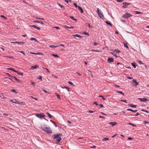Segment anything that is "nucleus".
<instances>
[{
  "instance_id": "obj_1",
  "label": "nucleus",
  "mask_w": 149,
  "mask_h": 149,
  "mask_svg": "<svg viewBox=\"0 0 149 149\" xmlns=\"http://www.w3.org/2000/svg\"><path fill=\"white\" fill-rule=\"evenodd\" d=\"M97 14L100 18L102 19H104V15L100 10L98 8H97Z\"/></svg>"
},
{
  "instance_id": "obj_2",
  "label": "nucleus",
  "mask_w": 149,
  "mask_h": 149,
  "mask_svg": "<svg viewBox=\"0 0 149 149\" xmlns=\"http://www.w3.org/2000/svg\"><path fill=\"white\" fill-rule=\"evenodd\" d=\"M43 130L47 134H50L52 133L51 128L50 127H44L43 128Z\"/></svg>"
},
{
  "instance_id": "obj_3",
  "label": "nucleus",
  "mask_w": 149,
  "mask_h": 149,
  "mask_svg": "<svg viewBox=\"0 0 149 149\" xmlns=\"http://www.w3.org/2000/svg\"><path fill=\"white\" fill-rule=\"evenodd\" d=\"M54 139H56L58 142H60L62 139L59 135H54Z\"/></svg>"
},
{
  "instance_id": "obj_4",
  "label": "nucleus",
  "mask_w": 149,
  "mask_h": 149,
  "mask_svg": "<svg viewBox=\"0 0 149 149\" xmlns=\"http://www.w3.org/2000/svg\"><path fill=\"white\" fill-rule=\"evenodd\" d=\"M132 16V15L127 13H126L123 15L122 17L127 19Z\"/></svg>"
},
{
  "instance_id": "obj_5",
  "label": "nucleus",
  "mask_w": 149,
  "mask_h": 149,
  "mask_svg": "<svg viewBox=\"0 0 149 149\" xmlns=\"http://www.w3.org/2000/svg\"><path fill=\"white\" fill-rule=\"evenodd\" d=\"M36 116L39 118H44L45 117V115L42 113L36 114Z\"/></svg>"
},
{
  "instance_id": "obj_6",
  "label": "nucleus",
  "mask_w": 149,
  "mask_h": 149,
  "mask_svg": "<svg viewBox=\"0 0 149 149\" xmlns=\"http://www.w3.org/2000/svg\"><path fill=\"white\" fill-rule=\"evenodd\" d=\"M123 5L122 6V7L123 8H127V6L131 4V3H129L124 2L123 3Z\"/></svg>"
},
{
  "instance_id": "obj_7",
  "label": "nucleus",
  "mask_w": 149,
  "mask_h": 149,
  "mask_svg": "<svg viewBox=\"0 0 149 149\" xmlns=\"http://www.w3.org/2000/svg\"><path fill=\"white\" fill-rule=\"evenodd\" d=\"M7 74L8 75V76L11 77V78H14V79L16 81H19V80L17 79L16 77L11 76L8 73H7Z\"/></svg>"
},
{
  "instance_id": "obj_8",
  "label": "nucleus",
  "mask_w": 149,
  "mask_h": 149,
  "mask_svg": "<svg viewBox=\"0 0 149 149\" xmlns=\"http://www.w3.org/2000/svg\"><path fill=\"white\" fill-rule=\"evenodd\" d=\"M120 52V51L118 50H117L116 49H115L113 52V54L112 53H111V54H113L114 56H116V54L118 53L119 52Z\"/></svg>"
},
{
  "instance_id": "obj_9",
  "label": "nucleus",
  "mask_w": 149,
  "mask_h": 149,
  "mask_svg": "<svg viewBox=\"0 0 149 149\" xmlns=\"http://www.w3.org/2000/svg\"><path fill=\"white\" fill-rule=\"evenodd\" d=\"M138 99L141 102H146L148 101V100L146 98H138Z\"/></svg>"
},
{
  "instance_id": "obj_10",
  "label": "nucleus",
  "mask_w": 149,
  "mask_h": 149,
  "mask_svg": "<svg viewBox=\"0 0 149 149\" xmlns=\"http://www.w3.org/2000/svg\"><path fill=\"white\" fill-rule=\"evenodd\" d=\"M107 61L109 63L112 62L113 61V59L112 58H109L108 59Z\"/></svg>"
},
{
  "instance_id": "obj_11",
  "label": "nucleus",
  "mask_w": 149,
  "mask_h": 149,
  "mask_svg": "<svg viewBox=\"0 0 149 149\" xmlns=\"http://www.w3.org/2000/svg\"><path fill=\"white\" fill-rule=\"evenodd\" d=\"M30 53L31 54H34V55H43V54H42V53H40V52H37L36 53H33L32 52H30Z\"/></svg>"
},
{
  "instance_id": "obj_12",
  "label": "nucleus",
  "mask_w": 149,
  "mask_h": 149,
  "mask_svg": "<svg viewBox=\"0 0 149 149\" xmlns=\"http://www.w3.org/2000/svg\"><path fill=\"white\" fill-rule=\"evenodd\" d=\"M109 124L111 125L112 126H114L116 125L117 123L116 122H110L109 123Z\"/></svg>"
},
{
  "instance_id": "obj_13",
  "label": "nucleus",
  "mask_w": 149,
  "mask_h": 149,
  "mask_svg": "<svg viewBox=\"0 0 149 149\" xmlns=\"http://www.w3.org/2000/svg\"><path fill=\"white\" fill-rule=\"evenodd\" d=\"M37 68H38V66L37 65H36L34 66H31L30 69L31 70H34L36 69Z\"/></svg>"
},
{
  "instance_id": "obj_14",
  "label": "nucleus",
  "mask_w": 149,
  "mask_h": 149,
  "mask_svg": "<svg viewBox=\"0 0 149 149\" xmlns=\"http://www.w3.org/2000/svg\"><path fill=\"white\" fill-rule=\"evenodd\" d=\"M31 26L33 27L34 28L37 29L38 30H40V28L36 26L35 25H33Z\"/></svg>"
},
{
  "instance_id": "obj_15",
  "label": "nucleus",
  "mask_w": 149,
  "mask_h": 149,
  "mask_svg": "<svg viewBox=\"0 0 149 149\" xmlns=\"http://www.w3.org/2000/svg\"><path fill=\"white\" fill-rule=\"evenodd\" d=\"M72 36H74V37H78L80 38H82V37L80 35H79L78 34H75V35H72Z\"/></svg>"
},
{
  "instance_id": "obj_16",
  "label": "nucleus",
  "mask_w": 149,
  "mask_h": 149,
  "mask_svg": "<svg viewBox=\"0 0 149 149\" xmlns=\"http://www.w3.org/2000/svg\"><path fill=\"white\" fill-rule=\"evenodd\" d=\"M128 105L131 107H133V108H135L136 107V105H133L132 104H128Z\"/></svg>"
},
{
  "instance_id": "obj_17",
  "label": "nucleus",
  "mask_w": 149,
  "mask_h": 149,
  "mask_svg": "<svg viewBox=\"0 0 149 149\" xmlns=\"http://www.w3.org/2000/svg\"><path fill=\"white\" fill-rule=\"evenodd\" d=\"M69 17L74 21H75L76 22H77V19H75L74 18V17L73 16H69Z\"/></svg>"
},
{
  "instance_id": "obj_18",
  "label": "nucleus",
  "mask_w": 149,
  "mask_h": 149,
  "mask_svg": "<svg viewBox=\"0 0 149 149\" xmlns=\"http://www.w3.org/2000/svg\"><path fill=\"white\" fill-rule=\"evenodd\" d=\"M35 22H36V23H40V24H42V25H45L44 23L42 22H40V21H38L37 20V21H35Z\"/></svg>"
},
{
  "instance_id": "obj_19",
  "label": "nucleus",
  "mask_w": 149,
  "mask_h": 149,
  "mask_svg": "<svg viewBox=\"0 0 149 149\" xmlns=\"http://www.w3.org/2000/svg\"><path fill=\"white\" fill-rule=\"evenodd\" d=\"M78 8L79 10H80L81 13H83V10L82 8L81 7H80V6H78Z\"/></svg>"
},
{
  "instance_id": "obj_20",
  "label": "nucleus",
  "mask_w": 149,
  "mask_h": 149,
  "mask_svg": "<svg viewBox=\"0 0 149 149\" xmlns=\"http://www.w3.org/2000/svg\"><path fill=\"white\" fill-rule=\"evenodd\" d=\"M127 111H132L135 113L137 111V110H133L131 109H127Z\"/></svg>"
},
{
  "instance_id": "obj_21",
  "label": "nucleus",
  "mask_w": 149,
  "mask_h": 149,
  "mask_svg": "<svg viewBox=\"0 0 149 149\" xmlns=\"http://www.w3.org/2000/svg\"><path fill=\"white\" fill-rule=\"evenodd\" d=\"M30 40H34L36 42H38L37 40L34 38H30Z\"/></svg>"
},
{
  "instance_id": "obj_22",
  "label": "nucleus",
  "mask_w": 149,
  "mask_h": 149,
  "mask_svg": "<svg viewBox=\"0 0 149 149\" xmlns=\"http://www.w3.org/2000/svg\"><path fill=\"white\" fill-rule=\"evenodd\" d=\"M105 22L107 24L109 25L110 26H112V25L111 24V23H110V22H109V21H106Z\"/></svg>"
},
{
  "instance_id": "obj_23",
  "label": "nucleus",
  "mask_w": 149,
  "mask_h": 149,
  "mask_svg": "<svg viewBox=\"0 0 149 149\" xmlns=\"http://www.w3.org/2000/svg\"><path fill=\"white\" fill-rule=\"evenodd\" d=\"M131 64L134 68H136V63H131Z\"/></svg>"
},
{
  "instance_id": "obj_24",
  "label": "nucleus",
  "mask_w": 149,
  "mask_h": 149,
  "mask_svg": "<svg viewBox=\"0 0 149 149\" xmlns=\"http://www.w3.org/2000/svg\"><path fill=\"white\" fill-rule=\"evenodd\" d=\"M61 87L62 88H66L67 90L68 91H70V88H69L68 87H66V86H65L64 87Z\"/></svg>"
},
{
  "instance_id": "obj_25",
  "label": "nucleus",
  "mask_w": 149,
  "mask_h": 149,
  "mask_svg": "<svg viewBox=\"0 0 149 149\" xmlns=\"http://www.w3.org/2000/svg\"><path fill=\"white\" fill-rule=\"evenodd\" d=\"M68 83L72 86H74V84L71 81H68Z\"/></svg>"
},
{
  "instance_id": "obj_26",
  "label": "nucleus",
  "mask_w": 149,
  "mask_h": 149,
  "mask_svg": "<svg viewBox=\"0 0 149 149\" xmlns=\"http://www.w3.org/2000/svg\"><path fill=\"white\" fill-rule=\"evenodd\" d=\"M11 91L13 92V93H14L16 94L17 93V92L16 91V90H15V89H11L10 90V91Z\"/></svg>"
},
{
  "instance_id": "obj_27",
  "label": "nucleus",
  "mask_w": 149,
  "mask_h": 149,
  "mask_svg": "<svg viewBox=\"0 0 149 149\" xmlns=\"http://www.w3.org/2000/svg\"><path fill=\"white\" fill-rule=\"evenodd\" d=\"M58 6H60L61 8L63 9H65L63 5L59 3Z\"/></svg>"
},
{
  "instance_id": "obj_28",
  "label": "nucleus",
  "mask_w": 149,
  "mask_h": 149,
  "mask_svg": "<svg viewBox=\"0 0 149 149\" xmlns=\"http://www.w3.org/2000/svg\"><path fill=\"white\" fill-rule=\"evenodd\" d=\"M47 115L50 118H52V116L49 113H47Z\"/></svg>"
},
{
  "instance_id": "obj_29",
  "label": "nucleus",
  "mask_w": 149,
  "mask_h": 149,
  "mask_svg": "<svg viewBox=\"0 0 149 149\" xmlns=\"http://www.w3.org/2000/svg\"><path fill=\"white\" fill-rule=\"evenodd\" d=\"M133 82H134V83L136 84V86L138 84V83L137 82V81L134 79L132 81Z\"/></svg>"
},
{
  "instance_id": "obj_30",
  "label": "nucleus",
  "mask_w": 149,
  "mask_h": 149,
  "mask_svg": "<svg viewBox=\"0 0 149 149\" xmlns=\"http://www.w3.org/2000/svg\"><path fill=\"white\" fill-rule=\"evenodd\" d=\"M55 94H56V95L57 96V98L61 100V97H60V95L57 94L56 93H55Z\"/></svg>"
},
{
  "instance_id": "obj_31",
  "label": "nucleus",
  "mask_w": 149,
  "mask_h": 149,
  "mask_svg": "<svg viewBox=\"0 0 149 149\" xmlns=\"http://www.w3.org/2000/svg\"><path fill=\"white\" fill-rule=\"evenodd\" d=\"M86 26H88L89 28H92V26H91L89 24V23H86Z\"/></svg>"
},
{
  "instance_id": "obj_32",
  "label": "nucleus",
  "mask_w": 149,
  "mask_h": 149,
  "mask_svg": "<svg viewBox=\"0 0 149 149\" xmlns=\"http://www.w3.org/2000/svg\"><path fill=\"white\" fill-rule=\"evenodd\" d=\"M13 103H15V104H17L19 103V102L16 100H14Z\"/></svg>"
},
{
  "instance_id": "obj_33",
  "label": "nucleus",
  "mask_w": 149,
  "mask_h": 149,
  "mask_svg": "<svg viewBox=\"0 0 149 149\" xmlns=\"http://www.w3.org/2000/svg\"><path fill=\"white\" fill-rule=\"evenodd\" d=\"M83 34L85 35H87L88 36L89 35V33H88L86 32H84L83 33Z\"/></svg>"
},
{
  "instance_id": "obj_34",
  "label": "nucleus",
  "mask_w": 149,
  "mask_h": 149,
  "mask_svg": "<svg viewBox=\"0 0 149 149\" xmlns=\"http://www.w3.org/2000/svg\"><path fill=\"white\" fill-rule=\"evenodd\" d=\"M17 73L19 75H21L22 76L23 75V73L19 72H17Z\"/></svg>"
},
{
  "instance_id": "obj_35",
  "label": "nucleus",
  "mask_w": 149,
  "mask_h": 149,
  "mask_svg": "<svg viewBox=\"0 0 149 149\" xmlns=\"http://www.w3.org/2000/svg\"><path fill=\"white\" fill-rule=\"evenodd\" d=\"M117 92L118 93H120L121 94L123 95V96L124 95V94L123 93L122 91H118V92Z\"/></svg>"
},
{
  "instance_id": "obj_36",
  "label": "nucleus",
  "mask_w": 149,
  "mask_h": 149,
  "mask_svg": "<svg viewBox=\"0 0 149 149\" xmlns=\"http://www.w3.org/2000/svg\"><path fill=\"white\" fill-rule=\"evenodd\" d=\"M109 139L108 138H104L102 139V140L103 141H106L107 140H108Z\"/></svg>"
},
{
  "instance_id": "obj_37",
  "label": "nucleus",
  "mask_w": 149,
  "mask_h": 149,
  "mask_svg": "<svg viewBox=\"0 0 149 149\" xmlns=\"http://www.w3.org/2000/svg\"><path fill=\"white\" fill-rule=\"evenodd\" d=\"M1 17H2V18H4V19H7V18H6V17H5V16H4V15H1Z\"/></svg>"
},
{
  "instance_id": "obj_38",
  "label": "nucleus",
  "mask_w": 149,
  "mask_h": 149,
  "mask_svg": "<svg viewBox=\"0 0 149 149\" xmlns=\"http://www.w3.org/2000/svg\"><path fill=\"white\" fill-rule=\"evenodd\" d=\"M137 61L138 62V63L140 64H143V63H142V62L141 61Z\"/></svg>"
},
{
  "instance_id": "obj_39",
  "label": "nucleus",
  "mask_w": 149,
  "mask_h": 149,
  "mask_svg": "<svg viewBox=\"0 0 149 149\" xmlns=\"http://www.w3.org/2000/svg\"><path fill=\"white\" fill-rule=\"evenodd\" d=\"M136 14H141L142 13L140 12H139L138 11H135Z\"/></svg>"
},
{
  "instance_id": "obj_40",
  "label": "nucleus",
  "mask_w": 149,
  "mask_h": 149,
  "mask_svg": "<svg viewBox=\"0 0 149 149\" xmlns=\"http://www.w3.org/2000/svg\"><path fill=\"white\" fill-rule=\"evenodd\" d=\"M93 104H95V105H98V104L97 103V102H93Z\"/></svg>"
},
{
  "instance_id": "obj_41",
  "label": "nucleus",
  "mask_w": 149,
  "mask_h": 149,
  "mask_svg": "<svg viewBox=\"0 0 149 149\" xmlns=\"http://www.w3.org/2000/svg\"><path fill=\"white\" fill-rule=\"evenodd\" d=\"M132 139H133V138H132L130 137H128V138L127 139V140H132Z\"/></svg>"
},
{
  "instance_id": "obj_42",
  "label": "nucleus",
  "mask_w": 149,
  "mask_h": 149,
  "mask_svg": "<svg viewBox=\"0 0 149 149\" xmlns=\"http://www.w3.org/2000/svg\"><path fill=\"white\" fill-rule=\"evenodd\" d=\"M19 104V105H23L24 104V103H23V102H19V103H18Z\"/></svg>"
},
{
  "instance_id": "obj_43",
  "label": "nucleus",
  "mask_w": 149,
  "mask_h": 149,
  "mask_svg": "<svg viewBox=\"0 0 149 149\" xmlns=\"http://www.w3.org/2000/svg\"><path fill=\"white\" fill-rule=\"evenodd\" d=\"M64 0L66 2L68 3L69 1L70 3L71 2V1L70 0Z\"/></svg>"
},
{
  "instance_id": "obj_44",
  "label": "nucleus",
  "mask_w": 149,
  "mask_h": 149,
  "mask_svg": "<svg viewBox=\"0 0 149 149\" xmlns=\"http://www.w3.org/2000/svg\"><path fill=\"white\" fill-rule=\"evenodd\" d=\"M8 78V79H9L11 81H12L13 82H14L13 81V80L12 79H14V78H8V77H7V78Z\"/></svg>"
},
{
  "instance_id": "obj_45",
  "label": "nucleus",
  "mask_w": 149,
  "mask_h": 149,
  "mask_svg": "<svg viewBox=\"0 0 149 149\" xmlns=\"http://www.w3.org/2000/svg\"><path fill=\"white\" fill-rule=\"evenodd\" d=\"M73 5H74L76 7H77L78 8V7L79 6H77V4L75 3H73Z\"/></svg>"
},
{
  "instance_id": "obj_46",
  "label": "nucleus",
  "mask_w": 149,
  "mask_h": 149,
  "mask_svg": "<svg viewBox=\"0 0 149 149\" xmlns=\"http://www.w3.org/2000/svg\"><path fill=\"white\" fill-rule=\"evenodd\" d=\"M121 101H122V102H124L126 103H127V102L126 101V100H121Z\"/></svg>"
},
{
  "instance_id": "obj_47",
  "label": "nucleus",
  "mask_w": 149,
  "mask_h": 149,
  "mask_svg": "<svg viewBox=\"0 0 149 149\" xmlns=\"http://www.w3.org/2000/svg\"><path fill=\"white\" fill-rule=\"evenodd\" d=\"M94 45H95V46H96V45H98V44L97 42H94Z\"/></svg>"
},
{
  "instance_id": "obj_48",
  "label": "nucleus",
  "mask_w": 149,
  "mask_h": 149,
  "mask_svg": "<svg viewBox=\"0 0 149 149\" xmlns=\"http://www.w3.org/2000/svg\"><path fill=\"white\" fill-rule=\"evenodd\" d=\"M124 46L127 48H128V46L126 44L124 43Z\"/></svg>"
},
{
  "instance_id": "obj_49",
  "label": "nucleus",
  "mask_w": 149,
  "mask_h": 149,
  "mask_svg": "<svg viewBox=\"0 0 149 149\" xmlns=\"http://www.w3.org/2000/svg\"><path fill=\"white\" fill-rule=\"evenodd\" d=\"M123 0H116V1L117 2H123Z\"/></svg>"
},
{
  "instance_id": "obj_50",
  "label": "nucleus",
  "mask_w": 149,
  "mask_h": 149,
  "mask_svg": "<svg viewBox=\"0 0 149 149\" xmlns=\"http://www.w3.org/2000/svg\"><path fill=\"white\" fill-rule=\"evenodd\" d=\"M12 43H17L18 44H20V42H12Z\"/></svg>"
},
{
  "instance_id": "obj_51",
  "label": "nucleus",
  "mask_w": 149,
  "mask_h": 149,
  "mask_svg": "<svg viewBox=\"0 0 149 149\" xmlns=\"http://www.w3.org/2000/svg\"><path fill=\"white\" fill-rule=\"evenodd\" d=\"M42 91H43L45 93H47V92L46 90H45L43 89V90H42Z\"/></svg>"
},
{
  "instance_id": "obj_52",
  "label": "nucleus",
  "mask_w": 149,
  "mask_h": 149,
  "mask_svg": "<svg viewBox=\"0 0 149 149\" xmlns=\"http://www.w3.org/2000/svg\"><path fill=\"white\" fill-rule=\"evenodd\" d=\"M127 78L128 79H132V78L131 77H127Z\"/></svg>"
},
{
  "instance_id": "obj_53",
  "label": "nucleus",
  "mask_w": 149,
  "mask_h": 149,
  "mask_svg": "<svg viewBox=\"0 0 149 149\" xmlns=\"http://www.w3.org/2000/svg\"><path fill=\"white\" fill-rule=\"evenodd\" d=\"M24 43H25L24 42H20V44H21L22 45H23V44H24Z\"/></svg>"
},
{
  "instance_id": "obj_54",
  "label": "nucleus",
  "mask_w": 149,
  "mask_h": 149,
  "mask_svg": "<svg viewBox=\"0 0 149 149\" xmlns=\"http://www.w3.org/2000/svg\"><path fill=\"white\" fill-rule=\"evenodd\" d=\"M54 28L56 29H60V28L58 27L55 26Z\"/></svg>"
},
{
  "instance_id": "obj_55",
  "label": "nucleus",
  "mask_w": 149,
  "mask_h": 149,
  "mask_svg": "<svg viewBox=\"0 0 149 149\" xmlns=\"http://www.w3.org/2000/svg\"><path fill=\"white\" fill-rule=\"evenodd\" d=\"M42 76H40L39 78L38 77V78L40 80H42Z\"/></svg>"
},
{
  "instance_id": "obj_56",
  "label": "nucleus",
  "mask_w": 149,
  "mask_h": 149,
  "mask_svg": "<svg viewBox=\"0 0 149 149\" xmlns=\"http://www.w3.org/2000/svg\"><path fill=\"white\" fill-rule=\"evenodd\" d=\"M18 52H20V53H22L24 55H25V54H24V53L22 51H18Z\"/></svg>"
},
{
  "instance_id": "obj_57",
  "label": "nucleus",
  "mask_w": 149,
  "mask_h": 149,
  "mask_svg": "<svg viewBox=\"0 0 149 149\" xmlns=\"http://www.w3.org/2000/svg\"><path fill=\"white\" fill-rule=\"evenodd\" d=\"M114 86L116 87H120V86H118L117 85H114Z\"/></svg>"
},
{
  "instance_id": "obj_58",
  "label": "nucleus",
  "mask_w": 149,
  "mask_h": 149,
  "mask_svg": "<svg viewBox=\"0 0 149 149\" xmlns=\"http://www.w3.org/2000/svg\"><path fill=\"white\" fill-rule=\"evenodd\" d=\"M144 123L145 124H146L147 123H148V122H147L146 121H144Z\"/></svg>"
},
{
  "instance_id": "obj_59",
  "label": "nucleus",
  "mask_w": 149,
  "mask_h": 149,
  "mask_svg": "<svg viewBox=\"0 0 149 149\" xmlns=\"http://www.w3.org/2000/svg\"><path fill=\"white\" fill-rule=\"evenodd\" d=\"M99 118H105V117H103V116H100L99 117Z\"/></svg>"
},
{
  "instance_id": "obj_60",
  "label": "nucleus",
  "mask_w": 149,
  "mask_h": 149,
  "mask_svg": "<svg viewBox=\"0 0 149 149\" xmlns=\"http://www.w3.org/2000/svg\"><path fill=\"white\" fill-rule=\"evenodd\" d=\"M132 125H132V126H133L134 127H136V125H134V124H131Z\"/></svg>"
},
{
  "instance_id": "obj_61",
  "label": "nucleus",
  "mask_w": 149,
  "mask_h": 149,
  "mask_svg": "<svg viewBox=\"0 0 149 149\" xmlns=\"http://www.w3.org/2000/svg\"><path fill=\"white\" fill-rule=\"evenodd\" d=\"M49 47H50L53 48H54V46H52V45H50V46H49Z\"/></svg>"
},
{
  "instance_id": "obj_62",
  "label": "nucleus",
  "mask_w": 149,
  "mask_h": 149,
  "mask_svg": "<svg viewBox=\"0 0 149 149\" xmlns=\"http://www.w3.org/2000/svg\"><path fill=\"white\" fill-rule=\"evenodd\" d=\"M139 115V113H137L135 114V116H137Z\"/></svg>"
},
{
  "instance_id": "obj_63",
  "label": "nucleus",
  "mask_w": 149,
  "mask_h": 149,
  "mask_svg": "<svg viewBox=\"0 0 149 149\" xmlns=\"http://www.w3.org/2000/svg\"><path fill=\"white\" fill-rule=\"evenodd\" d=\"M89 113H93L94 112V111H91V110H90V111H89Z\"/></svg>"
},
{
  "instance_id": "obj_64",
  "label": "nucleus",
  "mask_w": 149,
  "mask_h": 149,
  "mask_svg": "<svg viewBox=\"0 0 149 149\" xmlns=\"http://www.w3.org/2000/svg\"><path fill=\"white\" fill-rule=\"evenodd\" d=\"M116 135H117V134H114L113 136H112V138H113V137H115V136H116Z\"/></svg>"
}]
</instances>
